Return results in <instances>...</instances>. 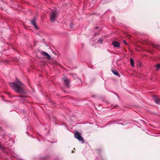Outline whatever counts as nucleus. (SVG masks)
Masks as SVG:
<instances>
[{
    "mask_svg": "<svg viewBox=\"0 0 160 160\" xmlns=\"http://www.w3.org/2000/svg\"><path fill=\"white\" fill-rule=\"evenodd\" d=\"M98 27H96L95 28V29H98Z\"/></svg>",
    "mask_w": 160,
    "mask_h": 160,
    "instance_id": "nucleus-16",
    "label": "nucleus"
},
{
    "mask_svg": "<svg viewBox=\"0 0 160 160\" xmlns=\"http://www.w3.org/2000/svg\"><path fill=\"white\" fill-rule=\"evenodd\" d=\"M17 84L14 82H11L10 83V85L12 88L16 92L20 93H23V84L19 81L17 82Z\"/></svg>",
    "mask_w": 160,
    "mask_h": 160,
    "instance_id": "nucleus-1",
    "label": "nucleus"
},
{
    "mask_svg": "<svg viewBox=\"0 0 160 160\" xmlns=\"http://www.w3.org/2000/svg\"><path fill=\"white\" fill-rule=\"evenodd\" d=\"M103 40V38L101 37L98 40V43H102Z\"/></svg>",
    "mask_w": 160,
    "mask_h": 160,
    "instance_id": "nucleus-11",
    "label": "nucleus"
},
{
    "mask_svg": "<svg viewBox=\"0 0 160 160\" xmlns=\"http://www.w3.org/2000/svg\"><path fill=\"white\" fill-rule=\"evenodd\" d=\"M72 23H70V26L71 27H72Z\"/></svg>",
    "mask_w": 160,
    "mask_h": 160,
    "instance_id": "nucleus-15",
    "label": "nucleus"
},
{
    "mask_svg": "<svg viewBox=\"0 0 160 160\" xmlns=\"http://www.w3.org/2000/svg\"><path fill=\"white\" fill-rule=\"evenodd\" d=\"M156 67L157 68L156 69V70L158 71L159 70V69L160 68V64H158L156 65Z\"/></svg>",
    "mask_w": 160,
    "mask_h": 160,
    "instance_id": "nucleus-12",
    "label": "nucleus"
},
{
    "mask_svg": "<svg viewBox=\"0 0 160 160\" xmlns=\"http://www.w3.org/2000/svg\"><path fill=\"white\" fill-rule=\"evenodd\" d=\"M122 42L124 43V44H125V45H128V44L127 43V42L125 40H122Z\"/></svg>",
    "mask_w": 160,
    "mask_h": 160,
    "instance_id": "nucleus-13",
    "label": "nucleus"
},
{
    "mask_svg": "<svg viewBox=\"0 0 160 160\" xmlns=\"http://www.w3.org/2000/svg\"><path fill=\"white\" fill-rule=\"evenodd\" d=\"M0 148H2V146H1V144L0 143Z\"/></svg>",
    "mask_w": 160,
    "mask_h": 160,
    "instance_id": "nucleus-17",
    "label": "nucleus"
},
{
    "mask_svg": "<svg viewBox=\"0 0 160 160\" xmlns=\"http://www.w3.org/2000/svg\"><path fill=\"white\" fill-rule=\"evenodd\" d=\"M74 136L75 138L78 139L79 141H82V143H83V138L81 136L78 132L77 131H76L74 133Z\"/></svg>",
    "mask_w": 160,
    "mask_h": 160,
    "instance_id": "nucleus-3",
    "label": "nucleus"
},
{
    "mask_svg": "<svg viewBox=\"0 0 160 160\" xmlns=\"http://www.w3.org/2000/svg\"><path fill=\"white\" fill-rule=\"evenodd\" d=\"M50 16L51 20L53 22L57 17V13L56 11H52L50 13Z\"/></svg>",
    "mask_w": 160,
    "mask_h": 160,
    "instance_id": "nucleus-2",
    "label": "nucleus"
},
{
    "mask_svg": "<svg viewBox=\"0 0 160 160\" xmlns=\"http://www.w3.org/2000/svg\"><path fill=\"white\" fill-rule=\"evenodd\" d=\"M130 61L131 63V65L133 67L134 65V63L133 59L132 58H130Z\"/></svg>",
    "mask_w": 160,
    "mask_h": 160,
    "instance_id": "nucleus-10",
    "label": "nucleus"
},
{
    "mask_svg": "<svg viewBox=\"0 0 160 160\" xmlns=\"http://www.w3.org/2000/svg\"><path fill=\"white\" fill-rule=\"evenodd\" d=\"M64 83L65 85L68 87L69 86V83L70 82V80L67 79L65 77H64L62 78Z\"/></svg>",
    "mask_w": 160,
    "mask_h": 160,
    "instance_id": "nucleus-4",
    "label": "nucleus"
},
{
    "mask_svg": "<svg viewBox=\"0 0 160 160\" xmlns=\"http://www.w3.org/2000/svg\"><path fill=\"white\" fill-rule=\"evenodd\" d=\"M113 73L115 75L118 76L119 73L116 70H113L112 71Z\"/></svg>",
    "mask_w": 160,
    "mask_h": 160,
    "instance_id": "nucleus-9",
    "label": "nucleus"
},
{
    "mask_svg": "<svg viewBox=\"0 0 160 160\" xmlns=\"http://www.w3.org/2000/svg\"><path fill=\"white\" fill-rule=\"evenodd\" d=\"M153 98L156 103L159 104L160 103V99L157 97L153 96Z\"/></svg>",
    "mask_w": 160,
    "mask_h": 160,
    "instance_id": "nucleus-6",
    "label": "nucleus"
},
{
    "mask_svg": "<svg viewBox=\"0 0 160 160\" xmlns=\"http://www.w3.org/2000/svg\"><path fill=\"white\" fill-rule=\"evenodd\" d=\"M36 19L35 18H33V20L31 21V23L33 25L34 27L37 29L38 28L36 24L35 23Z\"/></svg>",
    "mask_w": 160,
    "mask_h": 160,
    "instance_id": "nucleus-8",
    "label": "nucleus"
},
{
    "mask_svg": "<svg viewBox=\"0 0 160 160\" xmlns=\"http://www.w3.org/2000/svg\"><path fill=\"white\" fill-rule=\"evenodd\" d=\"M42 54L45 57V58H47L48 59H50L51 58V56L47 52H43L42 53Z\"/></svg>",
    "mask_w": 160,
    "mask_h": 160,
    "instance_id": "nucleus-5",
    "label": "nucleus"
},
{
    "mask_svg": "<svg viewBox=\"0 0 160 160\" xmlns=\"http://www.w3.org/2000/svg\"><path fill=\"white\" fill-rule=\"evenodd\" d=\"M98 33H95L94 34V36H96L98 35Z\"/></svg>",
    "mask_w": 160,
    "mask_h": 160,
    "instance_id": "nucleus-14",
    "label": "nucleus"
},
{
    "mask_svg": "<svg viewBox=\"0 0 160 160\" xmlns=\"http://www.w3.org/2000/svg\"><path fill=\"white\" fill-rule=\"evenodd\" d=\"M112 44L114 47H119L120 46L119 43L116 41H113L112 42Z\"/></svg>",
    "mask_w": 160,
    "mask_h": 160,
    "instance_id": "nucleus-7",
    "label": "nucleus"
}]
</instances>
